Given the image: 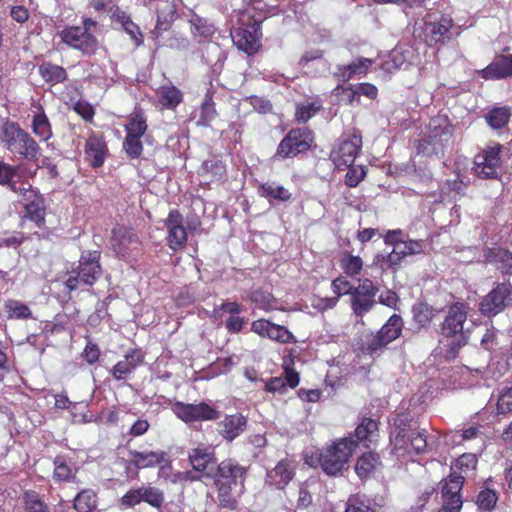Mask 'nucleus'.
I'll list each match as a JSON object with an SVG mask.
<instances>
[{"label":"nucleus","mask_w":512,"mask_h":512,"mask_svg":"<svg viewBox=\"0 0 512 512\" xmlns=\"http://www.w3.org/2000/svg\"><path fill=\"white\" fill-rule=\"evenodd\" d=\"M392 453L398 458H408L420 454L427 447L424 429H420L417 422L410 419L407 414H400L394 420L390 432Z\"/></svg>","instance_id":"nucleus-1"},{"label":"nucleus","mask_w":512,"mask_h":512,"mask_svg":"<svg viewBox=\"0 0 512 512\" xmlns=\"http://www.w3.org/2000/svg\"><path fill=\"white\" fill-rule=\"evenodd\" d=\"M356 449L352 436L341 438L326 447L305 455V463L321 469L330 476H336L348 467V462Z\"/></svg>","instance_id":"nucleus-2"},{"label":"nucleus","mask_w":512,"mask_h":512,"mask_svg":"<svg viewBox=\"0 0 512 512\" xmlns=\"http://www.w3.org/2000/svg\"><path fill=\"white\" fill-rule=\"evenodd\" d=\"M0 145L11 154L29 160L37 159L40 147L18 123L5 121L0 127Z\"/></svg>","instance_id":"nucleus-3"},{"label":"nucleus","mask_w":512,"mask_h":512,"mask_svg":"<svg viewBox=\"0 0 512 512\" xmlns=\"http://www.w3.org/2000/svg\"><path fill=\"white\" fill-rule=\"evenodd\" d=\"M96 22L91 18L83 21L82 26H69L63 29L59 36L61 41L83 54L92 55L98 49V40L94 35Z\"/></svg>","instance_id":"nucleus-4"},{"label":"nucleus","mask_w":512,"mask_h":512,"mask_svg":"<svg viewBox=\"0 0 512 512\" xmlns=\"http://www.w3.org/2000/svg\"><path fill=\"white\" fill-rule=\"evenodd\" d=\"M313 136L309 129L297 128L291 130L280 142L275 158L286 159L306 152L311 147Z\"/></svg>","instance_id":"nucleus-5"},{"label":"nucleus","mask_w":512,"mask_h":512,"mask_svg":"<svg viewBox=\"0 0 512 512\" xmlns=\"http://www.w3.org/2000/svg\"><path fill=\"white\" fill-rule=\"evenodd\" d=\"M468 306L462 302H456L449 306L441 326L444 337H458L459 344L464 345L467 337L464 332V324L467 320Z\"/></svg>","instance_id":"nucleus-6"},{"label":"nucleus","mask_w":512,"mask_h":512,"mask_svg":"<svg viewBox=\"0 0 512 512\" xmlns=\"http://www.w3.org/2000/svg\"><path fill=\"white\" fill-rule=\"evenodd\" d=\"M512 305V285L500 283L479 302V311L483 316L492 317Z\"/></svg>","instance_id":"nucleus-7"},{"label":"nucleus","mask_w":512,"mask_h":512,"mask_svg":"<svg viewBox=\"0 0 512 512\" xmlns=\"http://www.w3.org/2000/svg\"><path fill=\"white\" fill-rule=\"evenodd\" d=\"M100 254L98 251L83 254L75 276H70L66 280V285L70 290L78 287V283L82 282L86 285H92L101 275V267L99 264Z\"/></svg>","instance_id":"nucleus-8"},{"label":"nucleus","mask_w":512,"mask_h":512,"mask_svg":"<svg viewBox=\"0 0 512 512\" xmlns=\"http://www.w3.org/2000/svg\"><path fill=\"white\" fill-rule=\"evenodd\" d=\"M464 483V476L451 473L441 484L442 507L438 512H459L462 507L460 491Z\"/></svg>","instance_id":"nucleus-9"},{"label":"nucleus","mask_w":512,"mask_h":512,"mask_svg":"<svg viewBox=\"0 0 512 512\" xmlns=\"http://www.w3.org/2000/svg\"><path fill=\"white\" fill-rule=\"evenodd\" d=\"M378 287L370 280L363 279L359 281L351 295V308L357 316H363L376 304V295Z\"/></svg>","instance_id":"nucleus-10"},{"label":"nucleus","mask_w":512,"mask_h":512,"mask_svg":"<svg viewBox=\"0 0 512 512\" xmlns=\"http://www.w3.org/2000/svg\"><path fill=\"white\" fill-rule=\"evenodd\" d=\"M402 328V318L397 314H393L376 334H372L369 337L366 343L367 350L374 353L386 347L400 336Z\"/></svg>","instance_id":"nucleus-11"},{"label":"nucleus","mask_w":512,"mask_h":512,"mask_svg":"<svg viewBox=\"0 0 512 512\" xmlns=\"http://www.w3.org/2000/svg\"><path fill=\"white\" fill-rule=\"evenodd\" d=\"M501 145L494 144L475 156V173L481 178H496L501 168Z\"/></svg>","instance_id":"nucleus-12"},{"label":"nucleus","mask_w":512,"mask_h":512,"mask_svg":"<svg viewBox=\"0 0 512 512\" xmlns=\"http://www.w3.org/2000/svg\"><path fill=\"white\" fill-rule=\"evenodd\" d=\"M361 146V137L353 134L349 138L339 141L333 148L330 158L337 168L350 167L354 163Z\"/></svg>","instance_id":"nucleus-13"},{"label":"nucleus","mask_w":512,"mask_h":512,"mask_svg":"<svg viewBox=\"0 0 512 512\" xmlns=\"http://www.w3.org/2000/svg\"><path fill=\"white\" fill-rule=\"evenodd\" d=\"M420 63L419 54L413 46L402 44L396 46L388 55L381 68L391 73L396 69H407Z\"/></svg>","instance_id":"nucleus-14"},{"label":"nucleus","mask_w":512,"mask_h":512,"mask_svg":"<svg viewBox=\"0 0 512 512\" xmlns=\"http://www.w3.org/2000/svg\"><path fill=\"white\" fill-rule=\"evenodd\" d=\"M175 415L186 423L194 421H208L219 418V411L206 403L185 404L177 402L173 406Z\"/></svg>","instance_id":"nucleus-15"},{"label":"nucleus","mask_w":512,"mask_h":512,"mask_svg":"<svg viewBox=\"0 0 512 512\" xmlns=\"http://www.w3.org/2000/svg\"><path fill=\"white\" fill-rule=\"evenodd\" d=\"M430 134L427 139L419 143L418 149L426 155L437 153L443 146L442 137L445 136L446 140L450 136L451 130L447 120L442 117L431 119L429 123Z\"/></svg>","instance_id":"nucleus-16"},{"label":"nucleus","mask_w":512,"mask_h":512,"mask_svg":"<svg viewBox=\"0 0 512 512\" xmlns=\"http://www.w3.org/2000/svg\"><path fill=\"white\" fill-rule=\"evenodd\" d=\"M426 41L430 43L445 42L461 33L460 27L451 18L443 16L438 22H428L424 25Z\"/></svg>","instance_id":"nucleus-17"},{"label":"nucleus","mask_w":512,"mask_h":512,"mask_svg":"<svg viewBox=\"0 0 512 512\" xmlns=\"http://www.w3.org/2000/svg\"><path fill=\"white\" fill-rule=\"evenodd\" d=\"M144 4L157 15V23L152 32L154 37L157 38L169 28L175 19V6L168 0H144Z\"/></svg>","instance_id":"nucleus-18"},{"label":"nucleus","mask_w":512,"mask_h":512,"mask_svg":"<svg viewBox=\"0 0 512 512\" xmlns=\"http://www.w3.org/2000/svg\"><path fill=\"white\" fill-rule=\"evenodd\" d=\"M251 331L263 338L279 343H295L293 334L284 326L272 323L266 319H258L252 322Z\"/></svg>","instance_id":"nucleus-19"},{"label":"nucleus","mask_w":512,"mask_h":512,"mask_svg":"<svg viewBox=\"0 0 512 512\" xmlns=\"http://www.w3.org/2000/svg\"><path fill=\"white\" fill-rule=\"evenodd\" d=\"M231 37L237 48L248 54L255 53L260 46L261 33L256 23L235 29Z\"/></svg>","instance_id":"nucleus-20"},{"label":"nucleus","mask_w":512,"mask_h":512,"mask_svg":"<svg viewBox=\"0 0 512 512\" xmlns=\"http://www.w3.org/2000/svg\"><path fill=\"white\" fill-rule=\"evenodd\" d=\"M167 228V242L171 249L178 250L185 246L187 242V231L184 227L183 216L177 211H170L165 220Z\"/></svg>","instance_id":"nucleus-21"},{"label":"nucleus","mask_w":512,"mask_h":512,"mask_svg":"<svg viewBox=\"0 0 512 512\" xmlns=\"http://www.w3.org/2000/svg\"><path fill=\"white\" fill-rule=\"evenodd\" d=\"M244 469L231 460L223 461L219 464L215 483L234 486V490L239 488L243 490Z\"/></svg>","instance_id":"nucleus-22"},{"label":"nucleus","mask_w":512,"mask_h":512,"mask_svg":"<svg viewBox=\"0 0 512 512\" xmlns=\"http://www.w3.org/2000/svg\"><path fill=\"white\" fill-rule=\"evenodd\" d=\"M478 73L485 80H498L512 76V55L496 58Z\"/></svg>","instance_id":"nucleus-23"},{"label":"nucleus","mask_w":512,"mask_h":512,"mask_svg":"<svg viewBox=\"0 0 512 512\" xmlns=\"http://www.w3.org/2000/svg\"><path fill=\"white\" fill-rule=\"evenodd\" d=\"M111 245L120 256H125L130 249L137 245V239L133 231L124 226H116L112 230Z\"/></svg>","instance_id":"nucleus-24"},{"label":"nucleus","mask_w":512,"mask_h":512,"mask_svg":"<svg viewBox=\"0 0 512 512\" xmlns=\"http://www.w3.org/2000/svg\"><path fill=\"white\" fill-rule=\"evenodd\" d=\"M246 424L247 420L243 415H228L219 422V432L226 440L232 441L244 432Z\"/></svg>","instance_id":"nucleus-25"},{"label":"nucleus","mask_w":512,"mask_h":512,"mask_svg":"<svg viewBox=\"0 0 512 512\" xmlns=\"http://www.w3.org/2000/svg\"><path fill=\"white\" fill-rule=\"evenodd\" d=\"M189 461L195 471L201 472L202 476H209L207 470L215 464L214 453L209 448L199 446L191 450Z\"/></svg>","instance_id":"nucleus-26"},{"label":"nucleus","mask_w":512,"mask_h":512,"mask_svg":"<svg viewBox=\"0 0 512 512\" xmlns=\"http://www.w3.org/2000/svg\"><path fill=\"white\" fill-rule=\"evenodd\" d=\"M294 476V467L291 461L285 459L267 473V482L277 488H284Z\"/></svg>","instance_id":"nucleus-27"},{"label":"nucleus","mask_w":512,"mask_h":512,"mask_svg":"<svg viewBox=\"0 0 512 512\" xmlns=\"http://www.w3.org/2000/svg\"><path fill=\"white\" fill-rule=\"evenodd\" d=\"M143 354L139 350H131L125 358L119 361L112 369V374L117 380L125 379L137 366L143 362Z\"/></svg>","instance_id":"nucleus-28"},{"label":"nucleus","mask_w":512,"mask_h":512,"mask_svg":"<svg viewBox=\"0 0 512 512\" xmlns=\"http://www.w3.org/2000/svg\"><path fill=\"white\" fill-rule=\"evenodd\" d=\"M131 462L139 469L151 468L166 462V454L163 451H131Z\"/></svg>","instance_id":"nucleus-29"},{"label":"nucleus","mask_w":512,"mask_h":512,"mask_svg":"<svg viewBox=\"0 0 512 512\" xmlns=\"http://www.w3.org/2000/svg\"><path fill=\"white\" fill-rule=\"evenodd\" d=\"M85 152L91 165L95 168L100 167L103 165L106 158V143L102 137L92 135L86 142Z\"/></svg>","instance_id":"nucleus-30"},{"label":"nucleus","mask_w":512,"mask_h":512,"mask_svg":"<svg viewBox=\"0 0 512 512\" xmlns=\"http://www.w3.org/2000/svg\"><path fill=\"white\" fill-rule=\"evenodd\" d=\"M353 440L362 443L366 448H369L377 441L378 438V425L372 419H364L355 429V434L351 435Z\"/></svg>","instance_id":"nucleus-31"},{"label":"nucleus","mask_w":512,"mask_h":512,"mask_svg":"<svg viewBox=\"0 0 512 512\" xmlns=\"http://www.w3.org/2000/svg\"><path fill=\"white\" fill-rule=\"evenodd\" d=\"M485 259L487 263L495 265L502 274H512V252L502 248L490 249Z\"/></svg>","instance_id":"nucleus-32"},{"label":"nucleus","mask_w":512,"mask_h":512,"mask_svg":"<svg viewBox=\"0 0 512 512\" xmlns=\"http://www.w3.org/2000/svg\"><path fill=\"white\" fill-rule=\"evenodd\" d=\"M156 94L158 103L164 109L173 110L183 100L182 92L177 87L171 84H165L160 86Z\"/></svg>","instance_id":"nucleus-33"},{"label":"nucleus","mask_w":512,"mask_h":512,"mask_svg":"<svg viewBox=\"0 0 512 512\" xmlns=\"http://www.w3.org/2000/svg\"><path fill=\"white\" fill-rule=\"evenodd\" d=\"M285 377H274L271 378L265 385V389L268 392L275 393L284 392L286 386L290 388H295L299 384V375L298 373L288 366L285 367Z\"/></svg>","instance_id":"nucleus-34"},{"label":"nucleus","mask_w":512,"mask_h":512,"mask_svg":"<svg viewBox=\"0 0 512 512\" xmlns=\"http://www.w3.org/2000/svg\"><path fill=\"white\" fill-rule=\"evenodd\" d=\"M424 244L421 240H403L398 242L388 256L390 263L395 264L402 257L419 254L423 251Z\"/></svg>","instance_id":"nucleus-35"},{"label":"nucleus","mask_w":512,"mask_h":512,"mask_svg":"<svg viewBox=\"0 0 512 512\" xmlns=\"http://www.w3.org/2000/svg\"><path fill=\"white\" fill-rule=\"evenodd\" d=\"M35 108L36 111L34 112L31 125L32 131L40 140L47 141L52 136L49 119L41 106H35Z\"/></svg>","instance_id":"nucleus-36"},{"label":"nucleus","mask_w":512,"mask_h":512,"mask_svg":"<svg viewBox=\"0 0 512 512\" xmlns=\"http://www.w3.org/2000/svg\"><path fill=\"white\" fill-rule=\"evenodd\" d=\"M372 63L373 61L371 59L359 58L349 65L339 67L337 76L343 81H347L353 76L365 75Z\"/></svg>","instance_id":"nucleus-37"},{"label":"nucleus","mask_w":512,"mask_h":512,"mask_svg":"<svg viewBox=\"0 0 512 512\" xmlns=\"http://www.w3.org/2000/svg\"><path fill=\"white\" fill-rule=\"evenodd\" d=\"M26 211V217L33 221L37 226H41L45 219L44 199L41 195L23 202Z\"/></svg>","instance_id":"nucleus-38"},{"label":"nucleus","mask_w":512,"mask_h":512,"mask_svg":"<svg viewBox=\"0 0 512 512\" xmlns=\"http://www.w3.org/2000/svg\"><path fill=\"white\" fill-rule=\"evenodd\" d=\"M380 465L379 457L374 453H364L355 465V472L360 478L370 476Z\"/></svg>","instance_id":"nucleus-39"},{"label":"nucleus","mask_w":512,"mask_h":512,"mask_svg":"<svg viewBox=\"0 0 512 512\" xmlns=\"http://www.w3.org/2000/svg\"><path fill=\"white\" fill-rule=\"evenodd\" d=\"M42 78L51 84L63 82L67 78L65 69L52 63H43L39 66Z\"/></svg>","instance_id":"nucleus-40"},{"label":"nucleus","mask_w":512,"mask_h":512,"mask_svg":"<svg viewBox=\"0 0 512 512\" xmlns=\"http://www.w3.org/2000/svg\"><path fill=\"white\" fill-rule=\"evenodd\" d=\"M249 299L259 309L270 311L277 309V301L268 290L256 289L251 292Z\"/></svg>","instance_id":"nucleus-41"},{"label":"nucleus","mask_w":512,"mask_h":512,"mask_svg":"<svg viewBox=\"0 0 512 512\" xmlns=\"http://www.w3.org/2000/svg\"><path fill=\"white\" fill-rule=\"evenodd\" d=\"M216 116L215 103L212 100V95L208 92L201 103L197 125L209 126Z\"/></svg>","instance_id":"nucleus-42"},{"label":"nucleus","mask_w":512,"mask_h":512,"mask_svg":"<svg viewBox=\"0 0 512 512\" xmlns=\"http://www.w3.org/2000/svg\"><path fill=\"white\" fill-rule=\"evenodd\" d=\"M97 507V496L93 490L85 489L74 499V508L78 512H91Z\"/></svg>","instance_id":"nucleus-43"},{"label":"nucleus","mask_w":512,"mask_h":512,"mask_svg":"<svg viewBox=\"0 0 512 512\" xmlns=\"http://www.w3.org/2000/svg\"><path fill=\"white\" fill-rule=\"evenodd\" d=\"M510 110L507 107L492 109L487 115V123L494 129L504 127L510 119Z\"/></svg>","instance_id":"nucleus-44"},{"label":"nucleus","mask_w":512,"mask_h":512,"mask_svg":"<svg viewBox=\"0 0 512 512\" xmlns=\"http://www.w3.org/2000/svg\"><path fill=\"white\" fill-rule=\"evenodd\" d=\"M412 312L413 320L420 328L427 327L433 318L432 308L425 303L415 304L412 308Z\"/></svg>","instance_id":"nucleus-45"},{"label":"nucleus","mask_w":512,"mask_h":512,"mask_svg":"<svg viewBox=\"0 0 512 512\" xmlns=\"http://www.w3.org/2000/svg\"><path fill=\"white\" fill-rule=\"evenodd\" d=\"M5 311L9 318L28 319L31 317L30 308L19 300H8L5 303Z\"/></svg>","instance_id":"nucleus-46"},{"label":"nucleus","mask_w":512,"mask_h":512,"mask_svg":"<svg viewBox=\"0 0 512 512\" xmlns=\"http://www.w3.org/2000/svg\"><path fill=\"white\" fill-rule=\"evenodd\" d=\"M215 484L218 489V498H219L220 504L223 507L234 508V506L236 504L235 494L241 493L242 490H239V488L234 490V486H232V485L219 484V483H215Z\"/></svg>","instance_id":"nucleus-47"},{"label":"nucleus","mask_w":512,"mask_h":512,"mask_svg":"<svg viewBox=\"0 0 512 512\" xmlns=\"http://www.w3.org/2000/svg\"><path fill=\"white\" fill-rule=\"evenodd\" d=\"M261 192L263 196L279 201H287L291 196L286 188L274 182L262 184Z\"/></svg>","instance_id":"nucleus-48"},{"label":"nucleus","mask_w":512,"mask_h":512,"mask_svg":"<svg viewBox=\"0 0 512 512\" xmlns=\"http://www.w3.org/2000/svg\"><path fill=\"white\" fill-rule=\"evenodd\" d=\"M340 266L345 274L354 276L360 273L363 267V261L359 256H353L345 253L341 257Z\"/></svg>","instance_id":"nucleus-49"},{"label":"nucleus","mask_w":512,"mask_h":512,"mask_svg":"<svg viewBox=\"0 0 512 512\" xmlns=\"http://www.w3.org/2000/svg\"><path fill=\"white\" fill-rule=\"evenodd\" d=\"M125 130L128 134L143 136L147 130L146 118L138 112L131 114Z\"/></svg>","instance_id":"nucleus-50"},{"label":"nucleus","mask_w":512,"mask_h":512,"mask_svg":"<svg viewBox=\"0 0 512 512\" xmlns=\"http://www.w3.org/2000/svg\"><path fill=\"white\" fill-rule=\"evenodd\" d=\"M342 89L343 91H346L351 96L352 100L354 97H359L360 95H364L368 97L369 99H375L377 96V88L369 83H361L359 84L355 89L353 88H343L342 86H337L336 90Z\"/></svg>","instance_id":"nucleus-51"},{"label":"nucleus","mask_w":512,"mask_h":512,"mask_svg":"<svg viewBox=\"0 0 512 512\" xmlns=\"http://www.w3.org/2000/svg\"><path fill=\"white\" fill-rule=\"evenodd\" d=\"M141 496L142 501L156 508H159L164 501L163 492L151 486L141 487Z\"/></svg>","instance_id":"nucleus-52"},{"label":"nucleus","mask_w":512,"mask_h":512,"mask_svg":"<svg viewBox=\"0 0 512 512\" xmlns=\"http://www.w3.org/2000/svg\"><path fill=\"white\" fill-rule=\"evenodd\" d=\"M496 410L498 415L506 416L512 413V387L506 388L497 397Z\"/></svg>","instance_id":"nucleus-53"},{"label":"nucleus","mask_w":512,"mask_h":512,"mask_svg":"<svg viewBox=\"0 0 512 512\" xmlns=\"http://www.w3.org/2000/svg\"><path fill=\"white\" fill-rule=\"evenodd\" d=\"M321 108L317 102L303 103L297 105L295 117L298 122H306L312 118Z\"/></svg>","instance_id":"nucleus-54"},{"label":"nucleus","mask_w":512,"mask_h":512,"mask_svg":"<svg viewBox=\"0 0 512 512\" xmlns=\"http://www.w3.org/2000/svg\"><path fill=\"white\" fill-rule=\"evenodd\" d=\"M141 137L142 136L132 135L128 133L126 135L124 141V149L126 153L132 158L139 157L143 151Z\"/></svg>","instance_id":"nucleus-55"},{"label":"nucleus","mask_w":512,"mask_h":512,"mask_svg":"<svg viewBox=\"0 0 512 512\" xmlns=\"http://www.w3.org/2000/svg\"><path fill=\"white\" fill-rule=\"evenodd\" d=\"M497 502V496L493 490L484 489L477 496V505L480 509L490 510Z\"/></svg>","instance_id":"nucleus-56"},{"label":"nucleus","mask_w":512,"mask_h":512,"mask_svg":"<svg viewBox=\"0 0 512 512\" xmlns=\"http://www.w3.org/2000/svg\"><path fill=\"white\" fill-rule=\"evenodd\" d=\"M331 286L333 292L336 294L335 297H338V299L344 295H352L354 290L350 282L344 277H338L333 280Z\"/></svg>","instance_id":"nucleus-57"},{"label":"nucleus","mask_w":512,"mask_h":512,"mask_svg":"<svg viewBox=\"0 0 512 512\" xmlns=\"http://www.w3.org/2000/svg\"><path fill=\"white\" fill-rule=\"evenodd\" d=\"M477 464V458L475 454L467 453L463 454L455 462V468L461 472H468L475 469Z\"/></svg>","instance_id":"nucleus-58"},{"label":"nucleus","mask_w":512,"mask_h":512,"mask_svg":"<svg viewBox=\"0 0 512 512\" xmlns=\"http://www.w3.org/2000/svg\"><path fill=\"white\" fill-rule=\"evenodd\" d=\"M26 512H49L47 506L34 493L25 494Z\"/></svg>","instance_id":"nucleus-59"},{"label":"nucleus","mask_w":512,"mask_h":512,"mask_svg":"<svg viewBox=\"0 0 512 512\" xmlns=\"http://www.w3.org/2000/svg\"><path fill=\"white\" fill-rule=\"evenodd\" d=\"M193 25L194 33L204 39L211 37L215 33L214 25L209 23L206 19L197 18Z\"/></svg>","instance_id":"nucleus-60"},{"label":"nucleus","mask_w":512,"mask_h":512,"mask_svg":"<svg viewBox=\"0 0 512 512\" xmlns=\"http://www.w3.org/2000/svg\"><path fill=\"white\" fill-rule=\"evenodd\" d=\"M344 512H375L360 496L350 497Z\"/></svg>","instance_id":"nucleus-61"},{"label":"nucleus","mask_w":512,"mask_h":512,"mask_svg":"<svg viewBox=\"0 0 512 512\" xmlns=\"http://www.w3.org/2000/svg\"><path fill=\"white\" fill-rule=\"evenodd\" d=\"M11 189L18 194L19 201L25 202L36 195L38 192L32 188L30 184H21L20 186H16L15 184H10Z\"/></svg>","instance_id":"nucleus-62"},{"label":"nucleus","mask_w":512,"mask_h":512,"mask_svg":"<svg viewBox=\"0 0 512 512\" xmlns=\"http://www.w3.org/2000/svg\"><path fill=\"white\" fill-rule=\"evenodd\" d=\"M142 502L141 488L129 490L122 498L121 505L133 507Z\"/></svg>","instance_id":"nucleus-63"},{"label":"nucleus","mask_w":512,"mask_h":512,"mask_svg":"<svg viewBox=\"0 0 512 512\" xmlns=\"http://www.w3.org/2000/svg\"><path fill=\"white\" fill-rule=\"evenodd\" d=\"M364 176L365 171L363 168H350L345 176V183L349 187H356Z\"/></svg>","instance_id":"nucleus-64"}]
</instances>
